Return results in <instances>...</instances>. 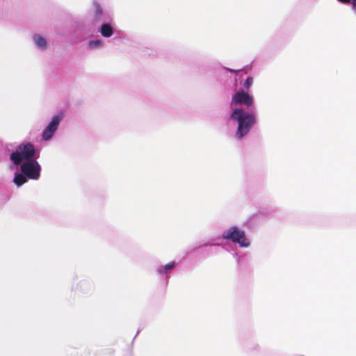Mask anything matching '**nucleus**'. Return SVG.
<instances>
[{"instance_id":"nucleus-7","label":"nucleus","mask_w":356,"mask_h":356,"mask_svg":"<svg viewBox=\"0 0 356 356\" xmlns=\"http://www.w3.org/2000/svg\"><path fill=\"white\" fill-rule=\"evenodd\" d=\"M101 34L106 38L111 37L113 35V28L108 24H104L101 26Z\"/></svg>"},{"instance_id":"nucleus-12","label":"nucleus","mask_w":356,"mask_h":356,"mask_svg":"<svg viewBox=\"0 0 356 356\" xmlns=\"http://www.w3.org/2000/svg\"><path fill=\"white\" fill-rule=\"evenodd\" d=\"M102 44V42L100 40H94V41H90V47H97V46H100Z\"/></svg>"},{"instance_id":"nucleus-1","label":"nucleus","mask_w":356,"mask_h":356,"mask_svg":"<svg viewBox=\"0 0 356 356\" xmlns=\"http://www.w3.org/2000/svg\"><path fill=\"white\" fill-rule=\"evenodd\" d=\"M230 119L238 122L236 137L241 139L249 133L256 124L257 115L252 110L248 112L242 108H235L230 115Z\"/></svg>"},{"instance_id":"nucleus-8","label":"nucleus","mask_w":356,"mask_h":356,"mask_svg":"<svg viewBox=\"0 0 356 356\" xmlns=\"http://www.w3.org/2000/svg\"><path fill=\"white\" fill-rule=\"evenodd\" d=\"M93 6H94V8H95V15H94L95 20L99 21L101 19V17L103 13V10H102L101 6L99 5V3H98L97 1L93 2Z\"/></svg>"},{"instance_id":"nucleus-3","label":"nucleus","mask_w":356,"mask_h":356,"mask_svg":"<svg viewBox=\"0 0 356 356\" xmlns=\"http://www.w3.org/2000/svg\"><path fill=\"white\" fill-rule=\"evenodd\" d=\"M222 236L225 239L238 243L241 247H248L249 245V242L245 238L244 232L240 230L235 226L225 230Z\"/></svg>"},{"instance_id":"nucleus-11","label":"nucleus","mask_w":356,"mask_h":356,"mask_svg":"<svg viewBox=\"0 0 356 356\" xmlns=\"http://www.w3.org/2000/svg\"><path fill=\"white\" fill-rule=\"evenodd\" d=\"M253 83V78L252 77H248L244 82L243 83V87L245 88V89L246 90H248L250 86H252Z\"/></svg>"},{"instance_id":"nucleus-5","label":"nucleus","mask_w":356,"mask_h":356,"mask_svg":"<svg viewBox=\"0 0 356 356\" xmlns=\"http://www.w3.org/2000/svg\"><path fill=\"white\" fill-rule=\"evenodd\" d=\"M232 104L234 105H244L248 108L253 106L254 98L248 92L241 90L232 96Z\"/></svg>"},{"instance_id":"nucleus-9","label":"nucleus","mask_w":356,"mask_h":356,"mask_svg":"<svg viewBox=\"0 0 356 356\" xmlns=\"http://www.w3.org/2000/svg\"><path fill=\"white\" fill-rule=\"evenodd\" d=\"M26 176L23 174H17L14 177V183L19 186L26 182Z\"/></svg>"},{"instance_id":"nucleus-4","label":"nucleus","mask_w":356,"mask_h":356,"mask_svg":"<svg viewBox=\"0 0 356 356\" xmlns=\"http://www.w3.org/2000/svg\"><path fill=\"white\" fill-rule=\"evenodd\" d=\"M21 170L24 175L31 179H38L40 175V165L35 161H30L21 165Z\"/></svg>"},{"instance_id":"nucleus-2","label":"nucleus","mask_w":356,"mask_h":356,"mask_svg":"<svg viewBox=\"0 0 356 356\" xmlns=\"http://www.w3.org/2000/svg\"><path fill=\"white\" fill-rule=\"evenodd\" d=\"M39 157V153L31 143L20 144L17 150L10 154V159L15 165H19L22 160L33 161Z\"/></svg>"},{"instance_id":"nucleus-14","label":"nucleus","mask_w":356,"mask_h":356,"mask_svg":"<svg viewBox=\"0 0 356 356\" xmlns=\"http://www.w3.org/2000/svg\"><path fill=\"white\" fill-rule=\"evenodd\" d=\"M226 70L230 72H240L242 70V69H238V70H232V69H230V68H226Z\"/></svg>"},{"instance_id":"nucleus-6","label":"nucleus","mask_w":356,"mask_h":356,"mask_svg":"<svg viewBox=\"0 0 356 356\" xmlns=\"http://www.w3.org/2000/svg\"><path fill=\"white\" fill-rule=\"evenodd\" d=\"M60 118L58 115H56L53 118L49 124L44 129L42 134V139L44 140H49L55 131H56L58 126L60 123Z\"/></svg>"},{"instance_id":"nucleus-10","label":"nucleus","mask_w":356,"mask_h":356,"mask_svg":"<svg viewBox=\"0 0 356 356\" xmlns=\"http://www.w3.org/2000/svg\"><path fill=\"white\" fill-rule=\"evenodd\" d=\"M33 38H34V41H35V44H37V46L38 47L44 48L46 47L47 41L44 39V38H43L40 35H34Z\"/></svg>"},{"instance_id":"nucleus-13","label":"nucleus","mask_w":356,"mask_h":356,"mask_svg":"<svg viewBox=\"0 0 356 356\" xmlns=\"http://www.w3.org/2000/svg\"><path fill=\"white\" fill-rule=\"evenodd\" d=\"M175 266V262L172 261L169 264H167L165 266H164V268L165 270H172Z\"/></svg>"},{"instance_id":"nucleus-15","label":"nucleus","mask_w":356,"mask_h":356,"mask_svg":"<svg viewBox=\"0 0 356 356\" xmlns=\"http://www.w3.org/2000/svg\"><path fill=\"white\" fill-rule=\"evenodd\" d=\"M159 273H164V270H159Z\"/></svg>"}]
</instances>
